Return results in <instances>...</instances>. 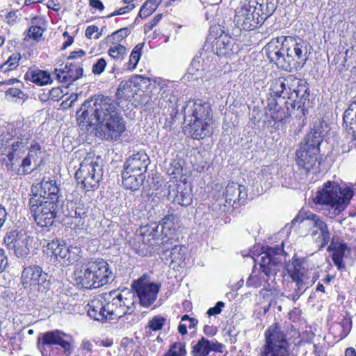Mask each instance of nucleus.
I'll return each instance as SVG.
<instances>
[{"label": "nucleus", "mask_w": 356, "mask_h": 356, "mask_svg": "<svg viewBox=\"0 0 356 356\" xmlns=\"http://www.w3.org/2000/svg\"><path fill=\"white\" fill-rule=\"evenodd\" d=\"M307 219L312 222L313 229H315L312 232V236H317L316 242L319 244L320 248H324L328 244L330 239V232L326 222L321 217L314 213L309 215Z\"/></svg>", "instance_id": "17"}, {"label": "nucleus", "mask_w": 356, "mask_h": 356, "mask_svg": "<svg viewBox=\"0 0 356 356\" xmlns=\"http://www.w3.org/2000/svg\"><path fill=\"white\" fill-rule=\"evenodd\" d=\"M79 285L85 289H97L113 280L109 264L104 259L90 261L74 271Z\"/></svg>", "instance_id": "6"}, {"label": "nucleus", "mask_w": 356, "mask_h": 356, "mask_svg": "<svg viewBox=\"0 0 356 356\" xmlns=\"http://www.w3.org/2000/svg\"><path fill=\"white\" fill-rule=\"evenodd\" d=\"M285 270L292 280H307V269L305 266L304 260L299 258H293L291 264L285 265Z\"/></svg>", "instance_id": "24"}, {"label": "nucleus", "mask_w": 356, "mask_h": 356, "mask_svg": "<svg viewBox=\"0 0 356 356\" xmlns=\"http://www.w3.org/2000/svg\"><path fill=\"white\" fill-rule=\"evenodd\" d=\"M17 138L21 140L14 142L11 145L6 156L2 160V164L8 171L14 172L17 175L25 176L31 174L32 170H28L26 168H24V172H21L22 159L26 154V147L22 142L24 138L19 136Z\"/></svg>", "instance_id": "11"}, {"label": "nucleus", "mask_w": 356, "mask_h": 356, "mask_svg": "<svg viewBox=\"0 0 356 356\" xmlns=\"http://www.w3.org/2000/svg\"><path fill=\"white\" fill-rule=\"evenodd\" d=\"M88 314L95 321H106L109 320L105 300L102 297L95 298L88 304Z\"/></svg>", "instance_id": "22"}, {"label": "nucleus", "mask_w": 356, "mask_h": 356, "mask_svg": "<svg viewBox=\"0 0 356 356\" xmlns=\"http://www.w3.org/2000/svg\"><path fill=\"white\" fill-rule=\"evenodd\" d=\"M247 197V192L243 185L229 182L225 188V207L238 208L243 204Z\"/></svg>", "instance_id": "16"}, {"label": "nucleus", "mask_w": 356, "mask_h": 356, "mask_svg": "<svg viewBox=\"0 0 356 356\" xmlns=\"http://www.w3.org/2000/svg\"><path fill=\"white\" fill-rule=\"evenodd\" d=\"M74 339L72 335L60 330L48 331L40 334L38 343L42 346H57L60 348L65 356H70L74 350Z\"/></svg>", "instance_id": "13"}, {"label": "nucleus", "mask_w": 356, "mask_h": 356, "mask_svg": "<svg viewBox=\"0 0 356 356\" xmlns=\"http://www.w3.org/2000/svg\"><path fill=\"white\" fill-rule=\"evenodd\" d=\"M224 345L215 340H208L202 337L192 347L191 353L193 356H207L210 352L222 353Z\"/></svg>", "instance_id": "20"}, {"label": "nucleus", "mask_w": 356, "mask_h": 356, "mask_svg": "<svg viewBox=\"0 0 356 356\" xmlns=\"http://www.w3.org/2000/svg\"><path fill=\"white\" fill-rule=\"evenodd\" d=\"M260 356H290L289 344L264 345L259 354Z\"/></svg>", "instance_id": "33"}, {"label": "nucleus", "mask_w": 356, "mask_h": 356, "mask_svg": "<svg viewBox=\"0 0 356 356\" xmlns=\"http://www.w3.org/2000/svg\"><path fill=\"white\" fill-rule=\"evenodd\" d=\"M169 199L178 204L187 207L192 202V195L188 190L182 189L181 186H177L176 189L169 191L168 193Z\"/></svg>", "instance_id": "30"}, {"label": "nucleus", "mask_w": 356, "mask_h": 356, "mask_svg": "<svg viewBox=\"0 0 356 356\" xmlns=\"http://www.w3.org/2000/svg\"><path fill=\"white\" fill-rule=\"evenodd\" d=\"M88 209L81 202H75L72 200H66L60 203L59 218L55 221L60 220L67 225H74L76 227L84 224L85 218L88 216Z\"/></svg>", "instance_id": "9"}, {"label": "nucleus", "mask_w": 356, "mask_h": 356, "mask_svg": "<svg viewBox=\"0 0 356 356\" xmlns=\"http://www.w3.org/2000/svg\"><path fill=\"white\" fill-rule=\"evenodd\" d=\"M83 70L79 63L67 64L63 69H56L55 74L60 82L71 84L83 76Z\"/></svg>", "instance_id": "18"}, {"label": "nucleus", "mask_w": 356, "mask_h": 356, "mask_svg": "<svg viewBox=\"0 0 356 356\" xmlns=\"http://www.w3.org/2000/svg\"><path fill=\"white\" fill-rule=\"evenodd\" d=\"M161 1L162 0H147L141 6L138 17L147 18L156 10Z\"/></svg>", "instance_id": "40"}, {"label": "nucleus", "mask_w": 356, "mask_h": 356, "mask_svg": "<svg viewBox=\"0 0 356 356\" xmlns=\"http://www.w3.org/2000/svg\"><path fill=\"white\" fill-rule=\"evenodd\" d=\"M224 306L225 303L223 302L218 301L213 307H211L208 309L207 314L209 316L219 314L221 312L222 309V307H224Z\"/></svg>", "instance_id": "60"}, {"label": "nucleus", "mask_w": 356, "mask_h": 356, "mask_svg": "<svg viewBox=\"0 0 356 356\" xmlns=\"http://www.w3.org/2000/svg\"><path fill=\"white\" fill-rule=\"evenodd\" d=\"M322 142L321 132L314 130L309 133L305 138V143L302 145L305 148L314 150L318 154L319 146Z\"/></svg>", "instance_id": "37"}, {"label": "nucleus", "mask_w": 356, "mask_h": 356, "mask_svg": "<svg viewBox=\"0 0 356 356\" xmlns=\"http://www.w3.org/2000/svg\"><path fill=\"white\" fill-rule=\"evenodd\" d=\"M135 310V302L134 295L130 297H124L122 301V306L118 307L113 316H109V320L119 319L126 316L131 315Z\"/></svg>", "instance_id": "32"}, {"label": "nucleus", "mask_w": 356, "mask_h": 356, "mask_svg": "<svg viewBox=\"0 0 356 356\" xmlns=\"http://www.w3.org/2000/svg\"><path fill=\"white\" fill-rule=\"evenodd\" d=\"M266 343L265 345L289 344L286 335L277 323H274L265 332Z\"/></svg>", "instance_id": "26"}, {"label": "nucleus", "mask_w": 356, "mask_h": 356, "mask_svg": "<svg viewBox=\"0 0 356 356\" xmlns=\"http://www.w3.org/2000/svg\"><path fill=\"white\" fill-rule=\"evenodd\" d=\"M166 321V318L162 316L157 315L149 321L147 327L153 331L161 330Z\"/></svg>", "instance_id": "49"}, {"label": "nucleus", "mask_w": 356, "mask_h": 356, "mask_svg": "<svg viewBox=\"0 0 356 356\" xmlns=\"http://www.w3.org/2000/svg\"><path fill=\"white\" fill-rule=\"evenodd\" d=\"M260 268L261 273L254 275V271L246 281L248 286L257 288L261 286L268 280L275 277L280 270V265L284 257L283 244L281 246L267 247L266 250L260 254Z\"/></svg>", "instance_id": "7"}, {"label": "nucleus", "mask_w": 356, "mask_h": 356, "mask_svg": "<svg viewBox=\"0 0 356 356\" xmlns=\"http://www.w3.org/2000/svg\"><path fill=\"white\" fill-rule=\"evenodd\" d=\"M26 78L38 86H44L51 83L50 74L46 71L32 70L26 74Z\"/></svg>", "instance_id": "34"}, {"label": "nucleus", "mask_w": 356, "mask_h": 356, "mask_svg": "<svg viewBox=\"0 0 356 356\" xmlns=\"http://www.w3.org/2000/svg\"><path fill=\"white\" fill-rule=\"evenodd\" d=\"M17 19L18 16L17 15V11H10L6 17V22L8 24L13 25L17 22Z\"/></svg>", "instance_id": "63"}, {"label": "nucleus", "mask_w": 356, "mask_h": 356, "mask_svg": "<svg viewBox=\"0 0 356 356\" xmlns=\"http://www.w3.org/2000/svg\"><path fill=\"white\" fill-rule=\"evenodd\" d=\"M353 195L350 188L341 187L328 181L316 191L313 201L316 204L330 206L333 209V211H330V218H333L346 209Z\"/></svg>", "instance_id": "5"}, {"label": "nucleus", "mask_w": 356, "mask_h": 356, "mask_svg": "<svg viewBox=\"0 0 356 356\" xmlns=\"http://www.w3.org/2000/svg\"><path fill=\"white\" fill-rule=\"evenodd\" d=\"M32 195L29 200L30 213L37 225L48 227L54 225L59 218L62 194L59 186L54 178H43L31 188Z\"/></svg>", "instance_id": "3"}, {"label": "nucleus", "mask_w": 356, "mask_h": 356, "mask_svg": "<svg viewBox=\"0 0 356 356\" xmlns=\"http://www.w3.org/2000/svg\"><path fill=\"white\" fill-rule=\"evenodd\" d=\"M37 154H38L31 152V150L29 149L28 154L26 156L24 155V158L22 159V168L21 169V170H22L21 172H24L25 170L24 168H26V170H32V172L36 169V168H35L34 169H31V165L32 160H33L34 161H36V158L38 157Z\"/></svg>", "instance_id": "53"}, {"label": "nucleus", "mask_w": 356, "mask_h": 356, "mask_svg": "<svg viewBox=\"0 0 356 356\" xmlns=\"http://www.w3.org/2000/svg\"><path fill=\"white\" fill-rule=\"evenodd\" d=\"M143 47V43H139L132 50L129 56V62L127 63V68L129 70H134L136 67L141 56V50Z\"/></svg>", "instance_id": "43"}, {"label": "nucleus", "mask_w": 356, "mask_h": 356, "mask_svg": "<svg viewBox=\"0 0 356 356\" xmlns=\"http://www.w3.org/2000/svg\"><path fill=\"white\" fill-rule=\"evenodd\" d=\"M149 163L148 155L144 152H138L129 156L124 165V171L132 173L146 172Z\"/></svg>", "instance_id": "19"}, {"label": "nucleus", "mask_w": 356, "mask_h": 356, "mask_svg": "<svg viewBox=\"0 0 356 356\" xmlns=\"http://www.w3.org/2000/svg\"><path fill=\"white\" fill-rule=\"evenodd\" d=\"M47 274L39 266L25 267L22 273V284L25 289L44 292L49 288Z\"/></svg>", "instance_id": "12"}, {"label": "nucleus", "mask_w": 356, "mask_h": 356, "mask_svg": "<svg viewBox=\"0 0 356 356\" xmlns=\"http://www.w3.org/2000/svg\"><path fill=\"white\" fill-rule=\"evenodd\" d=\"M20 58L21 56L19 54L11 55L8 59V60L1 65L0 68L3 69L5 66L8 65L9 70L15 69L17 66Z\"/></svg>", "instance_id": "54"}, {"label": "nucleus", "mask_w": 356, "mask_h": 356, "mask_svg": "<svg viewBox=\"0 0 356 356\" xmlns=\"http://www.w3.org/2000/svg\"><path fill=\"white\" fill-rule=\"evenodd\" d=\"M270 90L275 97L287 99L284 102V106L279 104L273 97L268 98L266 107V120L264 125L275 131L284 127L291 115L290 108H296L294 123L291 127L290 131L294 136L298 135L307 123L306 115L308 110L313 106L314 98L310 94V89L307 83L293 76H289L283 79H279L272 86Z\"/></svg>", "instance_id": "1"}, {"label": "nucleus", "mask_w": 356, "mask_h": 356, "mask_svg": "<svg viewBox=\"0 0 356 356\" xmlns=\"http://www.w3.org/2000/svg\"><path fill=\"white\" fill-rule=\"evenodd\" d=\"M212 43V51L218 56L229 55L232 51L231 38L227 35H220Z\"/></svg>", "instance_id": "28"}, {"label": "nucleus", "mask_w": 356, "mask_h": 356, "mask_svg": "<svg viewBox=\"0 0 356 356\" xmlns=\"http://www.w3.org/2000/svg\"><path fill=\"white\" fill-rule=\"evenodd\" d=\"M5 95L7 98L10 97H17L18 99H23L24 93L23 92L16 88H10L7 90L5 92Z\"/></svg>", "instance_id": "59"}, {"label": "nucleus", "mask_w": 356, "mask_h": 356, "mask_svg": "<svg viewBox=\"0 0 356 356\" xmlns=\"http://www.w3.org/2000/svg\"><path fill=\"white\" fill-rule=\"evenodd\" d=\"M343 127L348 134L356 138V99L350 103L344 111Z\"/></svg>", "instance_id": "25"}, {"label": "nucleus", "mask_w": 356, "mask_h": 356, "mask_svg": "<svg viewBox=\"0 0 356 356\" xmlns=\"http://www.w3.org/2000/svg\"><path fill=\"white\" fill-rule=\"evenodd\" d=\"M26 232L21 230H13L6 234L4 236V243L10 250L15 251V248L19 245V241H22Z\"/></svg>", "instance_id": "35"}, {"label": "nucleus", "mask_w": 356, "mask_h": 356, "mask_svg": "<svg viewBox=\"0 0 356 356\" xmlns=\"http://www.w3.org/2000/svg\"><path fill=\"white\" fill-rule=\"evenodd\" d=\"M308 284L307 280H292L291 283L287 284V286L291 289L289 291H286V294L284 296L296 302L306 291L308 288Z\"/></svg>", "instance_id": "29"}, {"label": "nucleus", "mask_w": 356, "mask_h": 356, "mask_svg": "<svg viewBox=\"0 0 356 356\" xmlns=\"http://www.w3.org/2000/svg\"><path fill=\"white\" fill-rule=\"evenodd\" d=\"M280 0H266V4L259 3L260 14L265 21L267 18L271 16L276 10Z\"/></svg>", "instance_id": "41"}, {"label": "nucleus", "mask_w": 356, "mask_h": 356, "mask_svg": "<svg viewBox=\"0 0 356 356\" xmlns=\"http://www.w3.org/2000/svg\"><path fill=\"white\" fill-rule=\"evenodd\" d=\"M347 250L348 246L346 244L335 243L334 241L327 247V251L332 252V257L333 258H335V257L343 258Z\"/></svg>", "instance_id": "45"}, {"label": "nucleus", "mask_w": 356, "mask_h": 356, "mask_svg": "<svg viewBox=\"0 0 356 356\" xmlns=\"http://www.w3.org/2000/svg\"><path fill=\"white\" fill-rule=\"evenodd\" d=\"M19 245L15 248L14 254L19 258H26L30 254V248L32 240L31 236L26 233L22 241H19Z\"/></svg>", "instance_id": "39"}, {"label": "nucleus", "mask_w": 356, "mask_h": 356, "mask_svg": "<svg viewBox=\"0 0 356 356\" xmlns=\"http://www.w3.org/2000/svg\"><path fill=\"white\" fill-rule=\"evenodd\" d=\"M68 247L65 243L59 239L53 240L47 245V253L52 254L56 259H60L64 264Z\"/></svg>", "instance_id": "31"}, {"label": "nucleus", "mask_w": 356, "mask_h": 356, "mask_svg": "<svg viewBox=\"0 0 356 356\" xmlns=\"http://www.w3.org/2000/svg\"><path fill=\"white\" fill-rule=\"evenodd\" d=\"M318 153L300 146L296 152V161L297 165L309 172L317 161Z\"/></svg>", "instance_id": "23"}, {"label": "nucleus", "mask_w": 356, "mask_h": 356, "mask_svg": "<svg viewBox=\"0 0 356 356\" xmlns=\"http://www.w3.org/2000/svg\"><path fill=\"white\" fill-rule=\"evenodd\" d=\"M186 252L187 248L183 245H175L170 251L165 252V254L169 253L168 256L170 259V264H175L177 266H180L184 261Z\"/></svg>", "instance_id": "36"}, {"label": "nucleus", "mask_w": 356, "mask_h": 356, "mask_svg": "<svg viewBox=\"0 0 356 356\" xmlns=\"http://www.w3.org/2000/svg\"><path fill=\"white\" fill-rule=\"evenodd\" d=\"M170 356H185L186 354L185 344L181 342L175 343L168 351Z\"/></svg>", "instance_id": "51"}, {"label": "nucleus", "mask_w": 356, "mask_h": 356, "mask_svg": "<svg viewBox=\"0 0 356 356\" xmlns=\"http://www.w3.org/2000/svg\"><path fill=\"white\" fill-rule=\"evenodd\" d=\"M176 219L174 215L165 216L159 224L161 227V234L165 237H171L176 229L175 220Z\"/></svg>", "instance_id": "38"}, {"label": "nucleus", "mask_w": 356, "mask_h": 356, "mask_svg": "<svg viewBox=\"0 0 356 356\" xmlns=\"http://www.w3.org/2000/svg\"><path fill=\"white\" fill-rule=\"evenodd\" d=\"M8 265V259L6 251L0 247V273H3Z\"/></svg>", "instance_id": "58"}, {"label": "nucleus", "mask_w": 356, "mask_h": 356, "mask_svg": "<svg viewBox=\"0 0 356 356\" xmlns=\"http://www.w3.org/2000/svg\"><path fill=\"white\" fill-rule=\"evenodd\" d=\"M131 33L130 29L128 27L120 29L113 32L111 35L107 37L108 40L120 42L127 38Z\"/></svg>", "instance_id": "52"}, {"label": "nucleus", "mask_w": 356, "mask_h": 356, "mask_svg": "<svg viewBox=\"0 0 356 356\" xmlns=\"http://www.w3.org/2000/svg\"><path fill=\"white\" fill-rule=\"evenodd\" d=\"M108 54L116 61H122L127 54V49L124 46L118 44L113 47H110Z\"/></svg>", "instance_id": "44"}, {"label": "nucleus", "mask_w": 356, "mask_h": 356, "mask_svg": "<svg viewBox=\"0 0 356 356\" xmlns=\"http://www.w3.org/2000/svg\"><path fill=\"white\" fill-rule=\"evenodd\" d=\"M124 297L122 294L117 295L111 301L106 302L107 314L108 316H113L118 307L122 306V301Z\"/></svg>", "instance_id": "47"}, {"label": "nucleus", "mask_w": 356, "mask_h": 356, "mask_svg": "<svg viewBox=\"0 0 356 356\" xmlns=\"http://www.w3.org/2000/svg\"><path fill=\"white\" fill-rule=\"evenodd\" d=\"M211 120H192L188 122L187 127L193 139L200 140L212 134Z\"/></svg>", "instance_id": "21"}, {"label": "nucleus", "mask_w": 356, "mask_h": 356, "mask_svg": "<svg viewBox=\"0 0 356 356\" xmlns=\"http://www.w3.org/2000/svg\"><path fill=\"white\" fill-rule=\"evenodd\" d=\"M234 22L237 26L238 32L241 30L251 31L264 22V18L256 12V7L250 2L245 1L236 10Z\"/></svg>", "instance_id": "10"}, {"label": "nucleus", "mask_w": 356, "mask_h": 356, "mask_svg": "<svg viewBox=\"0 0 356 356\" xmlns=\"http://www.w3.org/2000/svg\"><path fill=\"white\" fill-rule=\"evenodd\" d=\"M134 101L138 105H147L150 104L151 97L145 91L138 90L133 95Z\"/></svg>", "instance_id": "50"}, {"label": "nucleus", "mask_w": 356, "mask_h": 356, "mask_svg": "<svg viewBox=\"0 0 356 356\" xmlns=\"http://www.w3.org/2000/svg\"><path fill=\"white\" fill-rule=\"evenodd\" d=\"M268 58L278 68L286 71L300 70L308 59L307 44L292 36L272 39L264 47Z\"/></svg>", "instance_id": "4"}, {"label": "nucleus", "mask_w": 356, "mask_h": 356, "mask_svg": "<svg viewBox=\"0 0 356 356\" xmlns=\"http://www.w3.org/2000/svg\"><path fill=\"white\" fill-rule=\"evenodd\" d=\"M89 5L93 8L102 11L104 9V6L100 0H90Z\"/></svg>", "instance_id": "64"}, {"label": "nucleus", "mask_w": 356, "mask_h": 356, "mask_svg": "<svg viewBox=\"0 0 356 356\" xmlns=\"http://www.w3.org/2000/svg\"><path fill=\"white\" fill-rule=\"evenodd\" d=\"M106 66V61L104 58H99L92 65V72L95 74H102Z\"/></svg>", "instance_id": "55"}, {"label": "nucleus", "mask_w": 356, "mask_h": 356, "mask_svg": "<svg viewBox=\"0 0 356 356\" xmlns=\"http://www.w3.org/2000/svg\"><path fill=\"white\" fill-rule=\"evenodd\" d=\"M184 122L193 120H211V109L210 104L202 99L190 100L184 108Z\"/></svg>", "instance_id": "15"}, {"label": "nucleus", "mask_w": 356, "mask_h": 356, "mask_svg": "<svg viewBox=\"0 0 356 356\" xmlns=\"http://www.w3.org/2000/svg\"><path fill=\"white\" fill-rule=\"evenodd\" d=\"M134 7V5H131V6L129 5V6H126L123 8H120L118 10H115V12L112 13L111 15H108V17H112L115 15H124V14L128 13L129 10H132Z\"/></svg>", "instance_id": "62"}, {"label": "nucleus", "mask_w": 356, "mask_h": 356, "mask_svg": "<svg viewBox=\"0 0 356 356\" xmlns=\"http://www.w3.org/2000/svg\"><path fill=\"white\" fill-rule=\"evenodd\" d=\"M181 322H188L187 327L194 328L198 323L197 319L190 317L188 314H184L181 318Z\"/></svg>", "instance_id": "61"}, {"label": "nucleus", "mask_w": 356, "mask_h": 356, "mask_svg": "<svg viewBox=\"0 0 356 356\" xmlns=\"http://www.w3.org/2000/svg\"><path fill=\"white\" fill-rule=\"evenodd\" d=\"M118 105L111 97L103 95L84 101L76 113L79 127L81 130L88 131L92 127L101 125V136L104 140H118L126 130V124Z\"/></svg>", "instance_id": "2"}, {"label": "nucleus", "mask_w": 356, "mask_h": 356, "mask_svg": "<svg viewBox=\"0 0 356 356\" xmlns=\"http://www.w3.org/2000/svg\"><path fill=\"white\" fill-rule=\"evenodd\" d=\"M132 82L131 81H123L120 82L117 92L116 99L119 101L127 99L130 97V92L131 91Z\"/></svg>", "instance_id": "42"}, {"label": "nucleus", "mask_w": 356, "mask_h": 356, "mask_svg": "<svg viewBox=\"0 0 356 356\" xmlns=\"http://www.w3.org/2000/svg\"><path fill=\"white\" fill-rule=\"evenodd\" d=\"M162 14H157L149 22L147 23L144 26L145 33H148L159 23L161 19Z\"/></svg>", "instance_id": "57"}, {"label": "nucleus", "mask_w": 356, "mask_h": 356, "mask_svg": "<svg viewBox=\"0 0 356 356\" xmlns=\"http://www.w3.org/2000/svg\"><path fill=\"white\" fill-rule=\"evenodd\" d=\"M132 287L138 297L140 305L144 307H149L156 301L160 290V285L148 281L145 275L134 281Z\"/></svg>", "instance_id": "14"}, {"label": "nucleus", "mask_w": 356, "mask_h": 356, "mask_svg": "<svg viewBox=\"0 0 356 356\" xmlns=\"http://www.w3.org/2000/svg\"><path fill=\"white\" fill-rule=\"evenodd\" d=\"M43 29L38 26H32L28 31V36L35 40H38L43 33Z\"/></svg>", "instance_id": "56"}, {"label": "nucleus", "mask_w": 356, "mask_h": 356, "mask_svg": "<svg viewBox=\"0 0 356 356\" xmlns=\"http://www.w3.org/2000/svg\"><path fill=\"white\" fill-rule=\"evenodd\" d=\"M81 253V249L76 246H69L67 256L64 264L66 265L73 264L77 261Z\"/></svg>", "instance_id": "46"}, {"label": "nucleus", "mask_w": 356, "mask_h": 356, "mask_svg": "<svg viewBox=\"0 0 356 356\" xmlns=\"http://www.w3.org/2000/svg\"><path fill=\"white\" fill-rule=\"evenodd\" d=\"M143 234L147 236H152V238H159L161 234V227L156 222L151 223L149 226L144 227Z\"/></svg>", "instance_id": "48"}, {"label": "nucleus", "mask_w": 356, "mask_h": 356, "mask_svg": "<svg viewBox=\"0 0 356 356\" xmlns=\"http://www.w3.org/2000/svg\"><path fill=\"white\" fill-rule=\"evenodd\" d=\"M101 159L86 157L80 163L79 168L76 171L75 178L87 191L96 188L102 176Z\"/></svg>", "instance_id": "8"}, {"label": "nucleus", "mask_w": 356, "mask_h": 356, "mask_svg": "<svg viewBox=\"0 0 356 356\" xmlns=\"http://www.w3.org/2000/svg\"><path fill=\"white\" fill-rule=\"evenodd\" d=\"M122 185L127 189L135 191L143 184L145 176L143 172L132 173L127 171H123L122 174Z\"/></svg>", "instance_id": "27"}]
</instances>
